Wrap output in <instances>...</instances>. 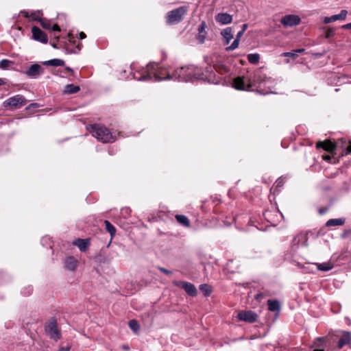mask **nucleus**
<instances>
[{
	"mask_svg": "<svg viewBox=\"0 0 351 351\" xmlns=\"http://www.w3.org/2000/svg\"><path fill=\"white\" fill-rule=\"evenodd\" d=\"M130 69L133 78L138 81H161L172 80L171 74L166 69L160 67L157 64L149 63L145 67H141L137 63H132Z\"/></svg>",
	"mask_w": 351,
	"mask_h": 351,
	"instance_id": "nucleus-1",
	"label": "nucleus"
},
{
	"mask_svg": "<svg viewBox=\"0 0 351 351\" xmlns=\"http://www.w3.org/2000/svg\"><path fill=\"white\" fill-rule=\"evenodd\" d=\"M172 80L180 82H193L194 80H209L208 77L198 66L194 65L176 68L173 72Z\"/></svg>",
	"mask_w": 351,
	"mask_h": 351,
	"instance_id": "nucleus-2",
	"label": "nucleus"
},
{
	"mask_svg": "<svg viewBox=\"0 0 351 351\" xmlns=\"http://www.w3.org/2000/svg\"><path fill=\"white\" fill-rule=\"evenodd\" d=\"M233 87L239 90L256 91L262 93V79L259 73L253 76H238L233 80Z\"/></svg>",
	"mask_w": 351,
	"mask_h": 351,
	"instance_id": "nucleus-3",
	"label": "nucleus"
},
{
	"mask_svg": "<svg viewBox=\"0 0 351 351\" xmlns=\"http://www.w3.org/2000/svg\"><path fill=\"white\" fill-rule=\"evenodd\" d=\"M91 133L94 137L102 143H112L115 141V136L107 128L95 124L91 126Z\"/></svg>",
	"mask_w": 351,
	"mask_h": 351,
	"instance_id": "nucleus-4",
	"label": "nucleus"
},
{
	"mask_svg": "<svg viewBox=\"0 0 351 351\" xmlns=\"http://www.w3.org/2000/svg\"><path fill=\"white\" fill-rule=\"evenodd\" d=\"M267 304L268 306V310L271 315H270L269 313L267 315L266 324L267 326H270L279 317L281 311V304L278 300H268Z\"/></svg>",
	"mask_w": 351,
	"mask_h": 351,
	"instance_id": "nucleus-5",
	"label": "nucleus"
},
{
	"mask_svg": "<svg viewBox=\"0 0 351 351\" xmlns=\"http://www.w3.org/2000/svg\"><path fill=\"white\" fill-rule=\"evenodd\" d=\"M186 6H180L176 9L167 12L166 16V22L169 25H175L179 23L184 19L187 13Z\"/></svg>",
	"mask_w": 351,
	"mask_h": 351,
	"instance_id": "nucleus-6",
	"label": "nucleus"
},
{
	"mask_svg": "<svg viewBox=\"0 0 351 351\" xmlns=\"http://www.w3.org/2000/svg\"><path fill=\"white\" fill-rule=\"evenodd\" d=\"M45 330L46 334L55 341L60 339L61 332L58 327V322L55 317H51L45 324Z\"/></svg>",
	"mask_w": 351,
	"mask_h": 351,
	"instance_id": "nucleus-7",
	"label": "nucleus"
},
{
	"mask_svg": "<svg viewBox=\"0 0 351 351\" xmlns=\"http://www.w3.org/2000/svg\"><path fill=\"white\" fill-rule=\"evenodd\" d=\"M26 104L27 100L23 95H16L4 101L3 107L10 108L11 109H18L24 106Z\"/></svg>",
	"mask_w": 351,
	"mask_h": 351,
	"instance_id": "nucleus-8",
	"label": "nucleus"
},
{
	"mask_svg": "<svg viewBox=\"0 0 351 351\" xmlns=\"http://www.w3.org/2000/svg\"><path fill=\"white\" fill-rule=\"evenodd\" d=\"M308 237L306 232H300L295 236L291 241V250L295 252L301 247L308 246Z\"/></svg>",
	"mask_w": 351,
	"mask_h": 351,
	"instance_id": "nucleus-9",
	"label": "nucleus"
},
{
	"mask_svg": "<svg viewBox=\"0 0 351 351\" xmlns=\"http://www.w3.org/2000/svg\"><path fill=\"white\" fill-rule=\"evenodd\" d=\"M173 285L183 288L187 294L190 296L194 297L197 295V290L195 287L191 282L184 281H174Z\"/></svg>",
	"mask_w": 351,
	"mask_h": 351,
	"instance_id": "nucleus-10",
	"label": "nucleus"
},
{
	"mask_svg": "<svg viewBox=\"0 0 351 351\" xmlns=\"http://www.w3.org/2000/svg\"><path fill=\"white\" fill-rule=\"evenodd\" d=\"M32 38L34 40L46 44L48 42L47 35L39 27L33 26L32 27Z\"/></svg>",
	"mask_w": 351,
	"mask_h": 351,
	"instance_id": "nucleus-11",
	"label": "nucleus"
},
{
	"mask_svg": "<svg viewBox=\"0 0 351 351\" xmlns=\"http://www.w3.org/2000/svg\"><path fill=\"white\" fill-rule=\"evenodd\" d=\"M280 21L285 27H292L299 25L301 19L298 15L288 14L283 16Z\"/></svg>",
	"mask_w": 351,
	"mask_h": 351,
	"instance_id": "nucleus-12",
	"label": "nucleus"
},
{
	"mask_svg": "<svg viewBox=\"0 0 351 351\" xmlns=\"http://www.w3.org/2000/svg\"><path fill=\"white\" fill-rule=\"evenodd\" d=\"M237 318L240 321L253 323L256 321L257 315L252 311H241L238 313Z\"/></svg>",
	"mask_w": 351,
	"mask_h": 351,
	"instance_id": "nucleus-13",
	"label": "nucleus"
},
{
	"mask_svg": "<svg viewBox=\"0 0 351 351\" xmlns=\"http://www.w3.org/2000/svg\"><path fill=\"white\" fill-rule=\"evenodd\" d=\"M43 72L44 69L41 65L33 64L25 71V74L29 77L36 78L40 75L43 74Z\"/></svg>",
	"mask_w": 351,
	"mask_h": 351,
	"instance_id": "nucleus-14",
	"label": "nucleus"
},
{
	"mask_svg": "<svg viewBox=\"0 0 351 351\" xmlns=\"http://www.w3.org/2000/svg\"><path fill=\"white\" fill-rule=\"evenodd\" d=\"M348 346L351 347V332L342 331L341 335L337 343L338 349H341L343 346Z\"/></svg>",
	"mask_w": 351,
	"mask_h": 351,
	"instance_id": "nucleus-15",
	"label": "nucleus"
},
{
	"mask_svg": "<svg viewBox=\"0 0 351 351\" xmlns=\"http://www.w3.org/2000/svg\"><path fill=\"white\" fill-rule=\"evenodd\" d=\"M20 14L23 15L27 19H29L31 21H38L40 22V20H42V13L39 10L32 11L30 13L28 11L22 10L20 12Z\"/></svg>",
	"mask_w": 351,
	"mask_h": 351,
	"instance_id": "nucleus-16",
	"label": "nucleus"
},
{
	"mask_svg": "<svg viewBox=\"0 0 351 351\" xmlns=\"http://www.w3.org/2000/svg\"><path fill=\"white\" fill-rule=\"evenodd\" d=\"M317 148H322L324 150L333 153L336 149V145L330 141H319L316 145Z\"/></svg>",
	"mask_w": 351,
	"mask_h": 351,
	"instance_id": "nucleus-17",
	"label": "nucleus"
},
{
	"mask_svg": "<svg viewBox=\"0 0 351 351\" xmlns=\"http://www.w3.org/2000/svg\"><path fill=\"white\" fill-rule=\"evenodd\" d=\"M215 20L221 25H226L232 22V17L227 13H219L215 16Z\"/></svg>",
	"mask_w": 351,
	"mask_h": 351,
	"instance_id": "nucleus-18",
	"label": "nucleus"
},
{
	"mask_svg": "<svg viewBox=\"0 0 351 351\" xmlns=\"http://www.w3.org/2000/svg\"><path fill=\"white\" fill-rule=\"evenodd\" d=\"M206 25L204 21L202 22L198 27V34L197 36V39L199 43L202 44L204 43L206 37Z\"/></svg>",
	"mask_w": 351,
	"mask_h": 351,
	"instance_id": "nucleus-19",
	"label": "nucleus"
},
{
	"mask_svg": "<svg viewBox=\"0 0 351 351\" xmlns=\"http://www.w3.org/2000/svg\"><path fill=\"white\" fill-rule=\"evenodd\" d=\"M77 266V261L72 256H69L64 262V267L69 271H74Z\"/></svg>",
	"mask_w": 351,
	"mask_h": 351,
	"instance_id": "nucleus-20",
	"label": "nucleus"
},
{
	"mask_svg": "<svg viewBox=\"0 0 351 351\" xmlns=\"http://www.w3.org/2000/svg\"><path fill=\"white\" fill-rule=\"evenodd\" d=\"M73 244L77 246L81 252H86L89 245V240L77 239L73 242Z\"/></svg>",
	"mask_w": 351,
	"mask_h": 351,
	"instance_id": "nucleus-21",
	"label": "nucleus"
},
{
	"mask_svg": "<svg viewBox=\"0 0 351 351\" xmlns=\"http://www.w3.org/2000/svg\"><path fill=\"white\" fill-rule=\"evenodd\" d=\"M221 34L223 37L225 44H228L233 38V34L231 27H226L223 29Z\"/></svg>",
	"mask_w": 351,
	"mask_h": 351,
	"instance_id": "nucleus-22",
	"label": "nucleus"
},
{
	"mask_svg": "<svg viewBox=\"0 0 351 351\" xmlns=\"http://www.w3.org/2000/svg\"><path fill=\"white\" fill-rule=\"evenodd\" d=\"M345 221L346 219L344 218L330 219L327 221L326 226L328 227L343 226Z\"/></svg>",
	"mask_w": 351,
	"mask_h": 351,
	"instance_id": "nucleus-23",
	"label": "nucleus"
},
{
	"mask_svg": "<svg viewBox=\"0 0 351 351\" xmlns=\"http://www.w3.org/2000/svg\"><path fill=\"white\" fill-rule=\"evenodd\" d=\"M43 64L47 65V66H64V61L61 59L55 58V59H52L50 60L43 62Z\"/></svg>",
	"mask_w": 351,
	"mask_h": 351,
	"instance_id": "nucleus-24",
	"label": "nucleus"
},
{
	"mask_svg": "<svg viewBox=\"0 0 351 351\" xmlns=\"http://www.w3.org/2000/svg\"><path fill=\"white\" fill-rule=\"evenodd\" d=\"M304 51V49H298L289 52H284L281 54V56L284 57H290L292 59H295L298 56L299 53H303Z\"/></svg>",
	"mask_w": 351,
	"mask_h": 351,
	"instance_id": "nucleus-25",
	"label": "nucleus"
},
{
	"mask_svg": "<svg viewBox=\"0 0 351 351\" xmlns=\"http://www.w3.org/2000/svg\"><path fill=\"white\" fill-rule=\"evenodd\" d=\"M317 268L323 271H328L333 268V264L330 262H325L322 263H317Z\"/></svg>",
	"mask_w": 351,
	"mask_h": 351,
	"instance_id": "nucleus-26",
	"label": "nucleus"
},
{
	"mask_svg": "<svg viewBox=\"0 0 351 351\" xmlns=\"http://www.w3.org/2000/svg\"><path fill=\"white\" fill-rule=\"evenodd\" d=\"M80 90L78 86L73 84H67L64 88V93L66 94H73L77 93Z\"/></svg>",
	"mask_w": 351,
	"mask_h": 351,
	"instance_id": "nucleus-27",
	"label": "nucleus"
},
{
	"mask_svg": "<svg viewBox=\"0 0 351 351\" xmlns=\"http://www.w3.org/2000/svg\"><path fill=\"white\" fill-rule=\"evenodd\" d=\"M176 219L179 223H180L181 225H182L185 227H189L190 226V221H189V219L185 215H177L176 216Z\"/></svg>",
	"mask_w": 351,
	"mask_h": 351,
	"instance_id": "nucleus-28",
	"label": "nucleus"
},
{
	"mask_svg": "<svg viewBox=\"0 0 351 351\" xmlns=\"http://www.w3.org/2000/svg\"><path fill=\"white\" fill-rule=\"evenodd\" d=\"M106 230L110 233L111 238H112L116 234V229L114 226L108 220L104 221Z\"/></svg>",
	"mask_w": 351,
	"mask_h": 351,
	"instance_id": "nucleus-29",
	"label": "nucleus"
},
{
	"mask_svg": "<svg viewBox=\"0 0 351 351\" xmlns=\"http://www.w3.org/2000/svg\"><path fill=\"white\" fill-rule=\"evenodd\" d=\"M200 291L204 293L205 296H208L212 293V287L209 285L202 284L199 285Z\"/></svg>",
	"mask_w": 351,
	"mask_h": 351,
	"instance_id": "nucleus-30",
	"label": "nucleus"
},
{
	"mask_svg": "<svg viewBox=\"0 0 351 351\" xmlns=\"http://www.w3.org/2000/svg\"><path fill=\"white\" fill-rule=\"evenodd\" d=\"M348 12L346 10H342L341 12L339 14H335L331 16H332V21L333 22L337 21V20H343L346 19L347 16Z\"/></svg>",
	"mask_w": 351,
	"mask_h": 351,
	"instance_id": "nucleus-31",
	"label": "nucleus"
},
{
	"mask_svg": "<svg viewBox=\"0 0 351 351\" xmlns=\"http://www.w3.org/2000/svg\"><path fill=\"white\" fill-rule=\"evenodd\" d=\"M260 60V56L258 53H250L247 55V60L251 64H256Z\"/></svg>",
	"mask_w": 351,
	"mask_h": 351,
	"instance_id": "nucleus-32",
	"label": "nucleus"
},
{
	"mask_svg": "<svg viewBox=\"0 0 351 351\" xmlns=\"http://www.w3.org/2000/svg\"><path fill=\"white\" fill-rule=\"evenodd\" d=\"M14 62L7 59H3L0 61V68L1 69H7L10 66H12Z\"/></svg>",
	"mask_w": 351,
	"mask_h": 351,
	"instance_id": "nucleus-33",
	"label": "nucleus"
},
{
	"mask_svg": "<svg viewBox=\"0 0 351 351\" xmlns=\"http://www.w3.org/2000/svg\"><path fill=\"white\" fill-rule=\"evenodd\" d=\"M129 327L134 332H138L140 329V325L138 322L135 319H131L128 323Z\"/></svg>",
	"mask_w": 351,
	"mask_h": 351,
	"instance_id": "nucleus-34",
	"label": "nucleus"
},
{
	"mask_svg": "<svg viewBox=\"0 0 351 351\" xmlns=\"http://www.w3.org/2000/svg\"><path fill=\"white\" fill-rule=\"evenodd\" d=\"M249 223L250 226H254L258 230H262V227H259L261 223L254 217L251 218Z\"/></svg>",
	"mask_w": 351,
	"mask_h": 351,
	"instance_id": "nucleus-35",
	"label": "nucleus"
},
{
	"mask_svg": "<svg viewBox=\"0 0 351 351\" xmlns=\"http://www.w3.org/2000/svg\"><path fill=\"white\" fill-rule=\"evenodd\" d=\"M239 38H235L233 43L228 47H226V51H232L237 49L239 46Z\"/></svg>",
	"mask_w": 351,
	"mask_h": 351,
	"instance_id": "nucleus-36",
	"label": "nucleus"
},
{
	"mask_svg": "<svg viewBox=\"0 0 351 351\" xmlns=\"http://www.w3.org/2000/svg\"><path fill=\"white\" fill-rule=\"evenodd\" d=\"M40 23L41 26L46 29H51V23L49 21H47L45 19L40 20Z\"/></svg>",
	"mask_w": 351,
	"mask_h": 351,
	"instance_id": "nucleus-37",
	"label": "nucleus"
},
{
	"mask_svg": "<svg viewBox=\"0 0 351 351\" xmlns=\"http://www.w3.org/2000/svg\"><path fill=\"white\" fill-rule=\"evenodd\" d=\"M283 184H284L283 180H282V179H280V178L278 179V180H276V183H275V184H276L275 189H274V188L272 187V188L271 189V191L274 190V192H273V193H276V191L278 188L281 187V186L283 185Z\"/></svg>",
	"mask_w": 351,
	"mask_h": 351,
	"instance_id": "nucleus-38",
	"label": "nucleus"
},
{
	"mask_svg": "<svg viewBox=\"0 0 351 351\" xmlns=\"http://www.w3.org/2000/svg\"><path fill=\"white\" fill-rule=\"evenodd\" d=\"M271 215L272 213L271 211L267 212V213H265V219L267 220L269 223H270L271 225L275 226L274 221L271 219Z\"/></svg>",
	"mask_w": 351,
	"mask_h": 351,
	"instance_id": "nucleus-39",
	"label": "nucleus"
},
{
	"mask_svg": "<svg viewBox=\"0 0 351 351\" xmlns=\"http://www.w3.org/2000/svg\"><path fill=\"white\" fill-rule=\"evenodd\" d=\"M71 348V345H67L66 346H60L59 351H70Z\"/></svg>",
	"mask_w": 351,
	"mask_h": 351,
	"instance_id": "nucleus-40",
	"label": "nucleus"
},
{
	"mask_svg": "<svg viewBox=\"0 0 351 351\" xmlns=\"http://www.w3.org/2000/svg\"><path fill=\"white\" fill-rule=\"evenodd\" d=\"M51 30L56 32H60V28L57 24H54L53 26L51 25Z\"/></svg>",
	"mask_w": 351,
	"mask_h": 351,
	"instance_id": "nucleus-41",
	"label": "nucleus"
},
{
	"mask_svg": "<svg viewBox=\"0 0 351 351\" xmlns=\"http://www.w3.org/2000/svg\"><path fill=\"white\" fill-rule=\"evenodd\" d=\"M322 158H323V160H326L327 162H330L332 157L330 155L326 154V155H323L322 156Z\"/></svg>",
	"mask_w": 351,
	"mask_h": 351,
	"instance_id": "nucleus-42",
	"label": "nucleus"
},
{
	"mask_svg": "<svg viewBox=\"0 0 351 351\" xmlns=\"http://www.w3.org/2000/svg\"><path fill=\"white\" fill-rule=\"evenodd\" d=\"M332 22H333L332 21V16H326L324 19V23H326V24H328V23H332Z\"/></svg>",
	"mask_w": 351,
	"mask_h": 351,
	"instance_id": "nucleus-43",
	"label": "nucleus"
},
{
	"mask_svg": "<svg viewBox=\"0 0 351 351\" xmlns=\"http://www.w3.org/2000/svg\"><path fill=\"white\" fill-rule=\"evenodd\" d=\"M159 269L164 274H167V275H169L171 274V271L167 269H165V268H162V267H159Z\"/></svg>",
	"mask_w": 351,
	"mask_h": 351,
	"instance_id": "nucleus-44",
	"label": "nucleus"
},
{
	"mask_svg": "<svg viewBox=\"0 0 351 351\" xmlns=\"http://www.w3.org/2000/svg\"><path fill=\"white\" fill-rule=\"evenodd\" d=\"M349 234H351V230H346L342 234V238H346Z\"/></svg>",
	"mask_w": 351,
	"mask_h": 351,
	"instance_id": "nucleus-45",
	"label": "nucleus"
},
{
	"mask_svg": "<svg viewBox=\"0 0 351 351\" xmlns=\"http://www.w3.org/2000/svg\"><path fill=\"white\" fill-rule=\"evenodd\" d=\"M245 32V29H242L241 30H240L238 33H237V38H239V40H240V38L243 36V33Z\"/></svg>",
	"mask_w": 351,
	"mask_h": 351,
	"instance_id": "nucleus-46",
	"label": "nucleus"
},
{
	"mask_svg": "<svg viewBox=\"0 0 351 351\" xmlns=\"http://www.w3.org/2000/svg\"><path fill=\"white\" fill-rule=\"evenodd\" d=\"M327 210H328L327 208H320L319 209V213L320 215H323L327 211Z\"/></svg>",
	"mask_w": 351,
	"mask_h": 351,
	"instance_id": "nucleus-47",
	"label": "nucleus"
},
{
	"mask_svg": "<svg viewBox=\"0 0 351 351\" xmlns=\"http://www.w3.org/2000/svg\"><path fill=\"white\" fill-rule=\"evenodd\" d=\"M341 27L343 29H351V23L343 25Z\"/></svg>",
	"mask_w": 351,
	"mask_h": 351,
	"instance_id": "nucleus-48",
	"label": "nucleus"
},
{
	"mask_svg": "<svg viewBox=\"0 0 351 351\" xmlns=\"http://www.w3.org/2000/svg\"><path fill=\"white\" fill-rule=\"evenodd\" d=\"M86 37V34H85V33H84V32H80V34H79V37H78V38H79V39H84V38H85Z\"/></svg>",
	"mask_w": 351,
	"mask_h": 351,
	"instance_id": "nucleus-49",
	"label": "nucleus"
},
{
	"mask_svg": "<svg viewBox=\"0 0 351 351\" xmlns=\"http://www.w3.org/2000/svg\"><path fill=\"white\" fill-rule=\"evenodd\" d=\"M346 154H351V144H350L346 148Z\"/></svg>",
	"mask_w": 351,
	"mask_h": 351,
	"instance_id": "nucleus-50",
	"label": "nucleus"
},
{
	"mask_svg": "<svg viewBox=\"0 0 351 351\" xmlns=\"http://www.w3.org/2000/svg\"><path fill=\"white\" fill-rule=\"evenodd\" d=\"M268 93H276V92H275V91H274V90H268V91H267V90H266L265 89L264 94H265V95H266V94H268Z\"/></svg>",
	"mask_w": 351,
	"mask_h": 351,
	"instance_id": "nucleus-51",
	"label": "nucleus"
},
{
	"mask_svg": "<svg viewBox=\"0 0 351 351\" xmlns=\"http://www.w3.org/2000/svg\"><path fill=\"white\" fill-rule=\"evenodd\" d=\"M66 69V71H70V72L73 73V69H72L71 68H70V67H66V69Z\"/></svg>",
	"mask_w": 351,
	"mask_h": 351,
	"instance_id": "nucleus-52",
	"label": "nucleus"
},
{
	"mask_svg": "<svg viewBox=\"0 0 351 351\" xmlns=\"http://www.w3.org/2000/svg\"><path fill=\"white\" fill-rule=\"evenodd\" d=\"M5 84V82L3 79L0 78V86Z\"/></svg>",
	"mask_w": 351,
	"mask_h": 351,
	"instance_id": "nucleus-53",
	"label": "nucleus"
},
{
	"mask_svg": "<svg viewBox=\"0 0 351 351\" xmlns=\"http://www.w3.org/2000/svg\"><path fill=\"white\" fill-rule=\"evenodd\" d=\"M269 79H266V77H265V80H264L265 84H267V82H269Z\"/></svg>",
	"mask_w": 351,
	"mask_h": 351,
	"instance_id": "nucleus-54",
	"label": "nucleus"
},
{
	"mask_svg": "<svg viewBox=\"0 0 351 351\" xmlns=\"http://www.w3.org/2000/svg\"><path fill=\"white\" fill-rule=\"evenodd\" d=\"M233 263V261H230L228 263V267H230V264Z\"/></svg>",
	"mask_w": 351,
	"mask_h": 351,
	"instance_id": "nucleus-55",
	"label": "nucleus"
},
{
	"mask_svg": "<svg viewBox=\"0 0 351 351\" xmlns=\"http://www.w3.org/2000/svg\"><path fill=\"white\" fill-rule=\"evenodd\" d=\"M247 24H244V25H243V29H245H245H246V28H247Z\"/></svg>",
	"mask_w": 351,
	"mask_h": 351,
	"instance_id": "nucleus-56",
	"label": "nucleus"
},
{
	"mask_svg": "<svg viewBox=\"0 0 351 351\" xmlns=\"http://www.w3.org/2000/svg\"><path fill=\"white\" fill-rule=\"evenodd\" d=\"M313 351H324V350H321V349H315Z\"/></svg>",
	"mask_w": 351,
	"mask_h": 351,
	"instance_id": "nucleus-57",
	"label": "nucleus"
},
{
	"mask_svg": "<svg viewBox=\"0 0 351 351\" xmlns=\"http://www.w3.org/2000/svg\"><path fill=\"white\" fill-rule=\"evenodd\" d=\"M52 47H54V48H56V46L55 44H51Z\"/></svg>",
	"mask_w": 351,
	"mask_h": 351,
	"instance_id": "nucleus-58",
	"label": "nucleus"
}]
</instances>
